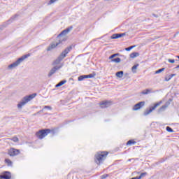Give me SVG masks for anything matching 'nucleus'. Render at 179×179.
<instances>
[{
    "label": "nucleus",
    "instance_id": "1",
    "mask_svg": "<svg viewBox=\"0 0 179 179\" xmlns=\"http://www.w3.org/2000/svg\"><path fill=\"white\" fill-rule=\"evenodd\" d=\"M72 50V47H68L66 48L61 54L53 62L52 65H58L61 63L62 59L69 54L71 50Z\"/></svg>",
    "mask_w": 179,
    "mask_h": 179
},
{
    "label": "nucleus",
    "instance_id": "2",
    "mask_svg": "<svg viewBox=\"0 0 179 179\" xmlns=\"http://www.w3.org/2000/svg\"><path fill=\"white\" fill-rule=\"evenodd\" d=\"M29 57H30V54L23 55L22 57H20L17 61L8 65L7 67V69L8 70L15 69V68H17V66H19V65H20V64L23 62L24 59H26V58H29Z\"/></svg>",
    "mask_w": 179,
    "mask_h": 179
},
{
    "label": "nucleus",
    "instance_id": "3",
    "mask_svg": "<svg viewBox=\"0 0 179 179\" xmlns=\"http://www.w3.org/2000/svg\"><path fill=\"white\" fill-rule=\"evenodd\" d=\"M37 96V94H32L29 96H26L22 99L21 101L17 104V108H22L24 106H26L29 101H31L34 97Z\"/></svg>",
    "mask_w": 179,
    "mask_h": 179
},
{
    "label": "nucleus",
    "instance_id": "4",
    "mask_svg": "<svg viewBox=\"0 0 179 179\" xmlns=\"http://www.w3.org/2000/svg\"><path fill=\"white\" fill-rule=\"evenodd\" d=\"M108 155V152H98L95 155V162L96 163V164H100L101 163H103V162L106 160V157H107Z\"/></svg>",
    "mask_w": 179,
    "mask_h": 179
},
{
    "label": "nucleus",
    "instance_id": "5",
    "mask_svg": "<svg viewBox=\"0 0 179 179\" xmlns=\"http://www.w3.org/2000/svg\"><path fill=\"white\" fill-rule=\"evenodd\" d=\"M51 132V129H42L39 131L36 132V135L38 139H43V138H45Z\"/></svg>",
    "mask_w": 179,
    "mask_h": 179
},
{
    "label": "nucleus",
    "instance_id": "6",
    "mask_svg": "<svg viewBox=\"0 0 179 179\" xmlns=\"http://www.w3.org/2000/svg\"><path fill=\"white\" fill-rule=\"evenodd\" d=\"M63 41H65L64 39H59L58 42L56 43H51L49 47L47 48V51H51L52 50H54L56 47H61L62 46Z\"/></svg>",
    "mask_w": 179,
    "mask_h": 179
},
{
    "label": "nucleus",
    "instance_id": "7",
    "mask_svg": "<svg viewBox=\"0 0 179 179\" xmlns=\"http://www.w3.org/2000/svg\"><path fill=\"white\" fill-rule=\"evenodd\" d=\"M62 66H64V64H62L60 66H54L49 72L48 76L49 78H51V76H52V75H54V73H55L58 70L61 69V68H62Z\"/></svg>",
    "mask_w": 179,
    "mask_h": 179
},
{
    "label": "nucleus",
    "instance_id": "8",
    "mask_svg": "<svg viewBox=\"0 0 179 179\" xmlns=\"http://www.w3.org/2000/svg\"><path fill=\"white\" fill-rule=\"evenodd\" d=\"M159 106H160V103H155L154 105V106L150 107V109H147L145 112H144V115H149V114H150V113H152V111H153V110H156V108L159 107Z\"/></svg>",
    "mask_w": 179,
    "mask_h": 179
},
{
    "label": "nucleus",
    "instance_id": "9",
    "mask_svg": "<svg viewBox=\"0 0 179 179\" xmlns=\"http://www.w3.org/2000/svg\"><path fill=\"white\" fill-rule=\"evenodd\" d=\"M8 153L10 157L17 156V155L20 153V150L15 148H10V150H8Z\"/></svg>",
    "mask_w": 179,
    "mask_h": 179
},
{
    "label": "nucleus",
    "instance_id": "10",
    "mask_svg": "<svg viewBox=\"0 0 179 179\" xmlns=\"http://www.w3.org/2000/svg\"><path fill=\"white\" fill-rule=\"evenodd\" d=\"M73 29V27L71 26L68 28H66V29L63 30L58 36H57V38H59V37H62V36H66V34H68V33H69V31H71V30H72Z\"/></svg>",
    "mask_w": 179,
    "mask_h": 179
},
{
    "label": "nucleus",
    "instance_id": "11",
    "mask_svg": "<svg viewBox=\"0 0 179 179\" xmlns=\"http://www.w3.org/2000/svg\"><path fill=\"white\" fill-rule=\"evenodd\" d=\"M1 179H10L12 178V174L9 171H4L0 175Z\"/></svg>",
    "mask_w": 179,
    "mask_h": 179
},
{
    "label": "nucleus",
    "instance_id": "12",
    "mask_svg": "<svg viewBox=\"0 0 179 179\" xmlns=\"http://www.w3.org/2000/svg\"><path fill=\"white\" fill-rule=\"evenodd\" d=\"M143 106H145V101H141L134 105L132 110L133 111H138V110H141Z\"/></svg>",
    "mask_w": 179,
    "mask_h": 179
},
{
    "label": "nucleus",
    "instance_id": "13",
    "mask_svg": "<svg viewBox=\"0 0 179 179\" xmlns=\"http://www.w3.org/2000/svg\"><path fill=\"white\" fill-rule=\"evenodd\" d=\"M124 36H126V34L125 33H122V34H113L111 36V38L113 40H115L116 38H121V37H124Z\"/></svg>",
    "mask_w": 179,
    "mask_h": 179
},
{
    "label": "nucleus",
    "instance_id": "14",
    "mask_svg": "<svg viewBox=\"0 0 179 179\" xmlns=\"http://www.w3.org/2000/svg\"><path fill=\"white\" fill-rule=\"evenodd\" d=\"M111 103L108 102V101H102L100 103V106L101 107V108H106L107 107H110Z\"/></svg>",
    "mask_w": 179,
    "mask_h": 179
},
{
    "label": "nucleus",
    "instance_id": "15",
    "mask_svg": "<svg viewBox=\"0 0 179 179\" xmlns=\"http://www.w3.org/2000/svg\"><path fill=\"white\" fill-rule=\"evenodd\" d=\"M150 93H153L152 89H145L141 92V94H150Z\"/></svg>",
    "mask_w": 179,
    "mask_h": 179
},
{
    "label": "nucleus",
    "instance_id": "16",
    "mask_svg": "<svg viewBox=\"0 0 179 179\" xmlns=\"http://www.w3.org/2000/svg\"><path fill=\"white\" fill-rule=\"evenodd\" d=\"M5 163H6V164H7V166H8V167H12V165L13 164L12 161L9 159H6Z\"/></svg>",
    "mask_w": 179,
    "mask_h": 179
},
{
    "label": "nucleus",
    "instance_id": "17",
    "mask_svg": "<svg viewBox=\"0 0 179 179\" xmlns=\"http://www.w3.org/2000/svg\"><path fill=\"white\" fill-rule=\"evenodd\" d=\"M117 78H122L124 76V71H120L116 73Z\"/></svg>",
    "mask_w": 179,
    "mask_h": 179
},
{
    "label": "nucleus",
    "instance_id": "18",
    "mask_svg": "<svg viewBox=\"0 0 179 179\" xmlns=\"http://www.w3.org/2000/svg\"><path fill=\"white\" fill-rule=\"evenodd\" d=\"M111 62H115L116 64H120V62H121V58L117 57L115 59H111Z\"/></svg>",
    "mask_w": 179,
    "mask_h": 179
},
{
    "label": "nucleus",
    "instance_id": "19",
    "mask_svg": "<svg viewBox=\"0 0 179 179\" xmlns=\"http://www.w3.org/2000/svg\"><path fill=\"white\" fill-rule=\"evenodd\" d=\"M138 66H139V64H136L132 66L131 71H132L133 73H136V69H138Z\"/></svg>",
    "mask_w": 179,
    "mask_h": 179
},
{
    "label": "nucleus",
    "instance_id": "20",
    "mask_svg": "<svg viewBox=\"0 0 179 179\" xmlns=\"http://www.w3.org/2000/svg\"><path fill=\"white\" fill-rule=\"evenodd\" d=\"M136 57H139V54L138 52H132L130 55V58H136Z\"/></svg>",
    "mask_w": 179,
    "mask_h": 179
},
{
    "label": "nucleus",
    "instance_id": "21",
    "mask_svg": "<svg viewBox=\"0 0 179 179\" xmlns=\"http://www.w3.org/2000/svg\"><path fill=\"white\" fill-rule=\"evenodd\" d=\"M65 83H66V80H62L58 84L56 85V87H59L60 86L65 85Z\"/></svg>",
    "mask_w": 179,
    "mask_h": 179
},
{
    "label": "nucleus",
    "instance_id": "22",
    "mask_svg": "<svg viewBox=\"0 0 179 179\" xmlns=\"http://www.w3.org/2000/svg\"><path fill=\"white\" fill-rule=\"evenodd\" d=\"M17 15H15L14 16L11 17L10 19L8 21V24H9V23H12V22H13L15 19L17 17Z\"/></svg>",
    "mask_w": 179,
    "mask_h": 179
},
{
    "label": "nucleus",
    "instance_id": "23",
    "mask_svg": "<svg viewBox=\"0 0 179 179\" xmlns=\"http://www.w3.org/2000/svg\"><path fill=\"white\" fill-rule=\"evenodd\" d=\"M85 79H92V78H94L95 75L90 74V75H84Z\"/></svg>",
    "mask_w": 179,
    "mask_h": 179
},
{
    "label": "nucleus",
    "instance_id": "24",
    "mask_svg": "<svg viewBox=\"0 0 179 179\" xmlns=\"http://www.w3.org/2000/svg\"><path fill=\"white\" fill-rule=\"evenodd\" d=\"M135 144H136V141H135L134 140H129L127 143V145H135Z\"/></svg>",
    "mask_w": 179,
    "mask_h": 179
},
{
    "label": "nucleus",
    "instance_id": "25",
    "mask_svg": "<svg viewBox=\"0 0 179 179\" xmlns=\"http://www.w3.org/2000/svg\"><path fill=\"white\" fill-rule=\"evenodd\" d=\"M118 55H120L119 53L113 54L109 57V59H113L115 57H118Z\"/></svg>",
    "mask_w": 179,
    "mask_h": 179
},
{
    "label": "nucleus",
    "instance_id": "26",
    "mask_svg": "<svg viewBox=\"0 0 179 179\" xmlns=\"http://www.w3.org/2000/svg\"><path fill=\"white\" fill-rule=\"evenodd\" d=\"M166 130L167 131V132H174V130L169 126L166 127Z\"/></svg>",
    "mask_w": 179,
    "mask_h": 179
},
{
    "label": "nucleus",
    "instance_id": "27",
    "mask_svg": "<svg viewBox=\"0 0 179 179\" xmlns=\"http://www.w3.org/2000/svg\"><path fill=\"white\" fill-rule=\"evenodd\" d=\"M10 139L13 141V142H19V138H17V136H14Z\"/></svg>",
    "mask_w": 179,
    "mask_h": 179
},
{
    "label": "nucleus",
    "instance_id": "28",
    "mask_svg": "<svg viewBox=\"0 0 179 179\" xmlns=\"http://www.w3.org/2000/svg\"><path fill=\"white\" fill-rule=\"evenodd\" d=\"M57 1L58 0H50V1L48 3V5H52V3H55V2H57Z\"/></svg>",
    "mask_w": 179,
    "mask_h": 179
},
{
    "label": "nucleus",
    "instance_id": "29",
    "mask_svg": "<svg viewBox=\"0 0 179 179\" xmlns=\"http://www.w3.org/2000/svg\"><path fill=\"white\" fill-rule=\"evenodd\" d=\"M84 79H85V75H83L78 77L79 82H82V80H83Z\"/></svg>",
    "mask_w": 179,
    "mask_h": 179
},
{
    "label": "nucleus",
    "instance_id": "30",
    "mask_svg": "<svg viewBox=\"0 0 179 179\" xmlns=\"http://www.w3.org/2000/svg\"><path fill=\"white\" fill-rule=\"evenodd\" d=\"M164 68H162V69H160L157 71H155V73L157 74V73H161V72H163V71H164Z\"/></svg>",
    "mask_w": 179,
    "mask_h": 179
},
{
    "label": "nucleus",
    "instance_id": "31",
    "mask_svg": "<svg viewBox=\"0 0 179 179\" xmlns=\"http://www.w3.org/2000/svg\"><path fill=\"white\" fill-rule=\"evenodd\" d=\"M134 47H135V45L126 48H125V50H126V51H131V50H132V48H134Z\"/></svg>",
    "mask_w": 179,
    "mask_h": 179
},
{
    "label": "nucleus",
    "instance_id": "32",
    "mask_svg": "<svg viewBox=\"0 0 179 179\" xmlns=\"http://www.w3.org/2000/svg\"><path fill=\"white\" fill-rule=\"evenodd\" d=\"M43 108L46 109V110H52V108L51 106H45L43 107Z\"/></svg>",
    "mask_w": 179,
    "mask_h": 179
},
{
    "label": "nucleus",
    "instance_id": "33",
    "mask_svg": "<svg viewBox=\"0 0 179 179\" xmlns=\"http://www.w3.org/2000/svg\"><path fill=\"white\" fill-rule=\"evenodd\" d=\"M147 174H148V173H146V172L142 173H141L139 177H141V179L143 178V177H145Z\"/></svg>",
    "mask_w": 179,
    "mask_h": 179
},
{
    "label": "nucleus",
    "instance_id": "34",
    "mask_svg": "<svg viewBox=\"0 0 179 179\" xmlns=\"http://www.w3.org/2000/svg\"><path fill=\"white\" fill-rule=\"evenodd\" d=\"M168 78H169V79H167V77L165 78L166 82H169V80H170L171 79H172L173 77H171V76L169 75V76H168Z\"/></svg>",
    "mask_w": 179,
    "mask_h": 179
},
{
    "label": "nucleus",
    "instance_id": "35",
    "mask_svg": "<svg viewBox=\"0 0 179 179\" xmlns=\"http://www.w3.org/2000/svg\"><path fill=\"white\" fill-rule=\"evenodd\" d=\"M168 62H170V64H174V62H176V60L171 59H168Z\"/></svg>",
    "mask_w": 179,
    "mask_h": 179
},
{
    "label": "nucleus",
    "instance_id": "36",
    "mask_svg": "<svg viewBox=\"0 0 179 179\" xmlns=\"http://www.w3.org/2000/svg\"><path fill=\"white\" fill-rule=\"evenodd\" d=\"M107 177H108V175L105 174V175H103L101 176V179H106V178H107Z\"/></svg>",
    "mask_w": 179,
    "mask_h": 179
},
{
    "label": "nucleus",
    "instance_id": "37",
    "mask_svg": "<svg viewBox=\"0 0 179 179\" xmlns=\"http://www.w3.org/2000/svg\"><path fill=\"white\" fill-rule=\"evenodd\" d=\"M40 113H44V109L39 110L37 113L34 114V115H37V114H40Z\"/></svg>",
    "mask_w": 179,
    "mask_h": 179
},
{
    "label": "nucleus",
    "instance_id": "38",
    "mask_svg": "<svg viewBox=\"0 0 179 179\" xmlns=\"http://www.w3.org/2000/svg\"><path fill=\"white\" fill-rule=\"evenodd\" d=\"M165 108H166V106H163L162 107L160 108V110L162 111V110H165Z\"/></svg>",
    "mask_w": 179,
    "mask_h": 179
},
{
    "label": "nucleus",
    "instance_id": "39",
    "mask_svg": "<svg viewBox=\"0 0 179 179\" xmlns=\"http://www.w3.org/2000/svg\"><path fill=\"white\" fill-rule=\"evenodd\" d=\"M173 76H176V74H171V78H173Z\"/></svg>",
    "mask_w": 179,
    "mask_h": 179
},
{
    "label": "nucleus",
    "instance_id": "40",
    "mask_svg": "<svg viewBox=\"0 0 179 179\" xmlns=\"http://www.w3.org/2000/svg\"><path fill=\"white\" fill-rule=\"evenodd\" d=\"M167 78V79H169V77H166Z\"/></svg>",
    "mask_w": 179,
    "mask_h": 179
},
{
    "label": "nucleus",
    "instance_id": "41",
    "mask_svg": "<svg viewBox=\"0 0 179 179\" xmlns=\"http://www.w3.org/2000/svg\"><path fill=\"white\" fill-rule=\"evenodd\" d=\"M106 1H109V0H106Z\"/></svg>",
    "mask_w": 179,
    "mask_h": 179
},
{
    "label": "nucleus",
    "instance_id": "42",
    "mask_svg": "<svg viewBox=\"0 0 179 179\" xmlns=\"http://www.w3.org/2000/svg\"><path fill=\"white\" fill-rule=\"evenodd\" d=\"M178 14H179V11H178Z\"/></svg>",
    "mask_w": 179,
    "mask_h": 179
}]
</instances>
